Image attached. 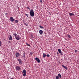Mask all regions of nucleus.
Returning <instances> with one entry per match:
<instances>
[{"label": "nucleus", "mask_w": 79, "mask_h": 79, "mask_svg": "<svg viewBox=\"0 0 79 79\" xmlns=\"http://www.w3.org/2000/svg\"><path fill=\"white\" fill-rule=\"evenodd\" d=\"M27 9H28V10H30V8H29V7H27Z\"/></svg>", "instance_id": "obj_29"}, {"label": "nucleus", "mask_w": 79, "mask_h": 79, "mask_svg": "<svg viewBox=\"0 0 79 79\" xmlns=\"http://www.w3.org/2000/svg\"><path fill=\"white\" fill-rule=\"evenodd\" d=\"M69 15L70 16H74V14L73 13H69Z\"/></svg>", "instance_id": "obj_9"}, {"label": "nucleus", "mask_w": 79, "mask_h": 79, "mask_svg": "<svg viewBox=\"0 0 79 79\" xmlns=\"http://www.w3.org/2000/svg\"><path fill=\"white\" fill-rule=\"evenodd\" d=\"M46 56H47V57H49V56H50V55H49V54H47V55H46Z\"/></svg>", "instance_id": "obj_23"}, {"label": "nucleus", "mask_w": 79, "mask_h": 79, "mask_svg": "<svg viewBox=\"0 0 79 79\" xmlns=\"http://www.w3.org/2000/svg\"><path fill=\"white\" fill-rule=\"evenodd\" d=\"M10 37L9 38V40H12V36H11V35H10Z\"/></svg>", "instance_id": "obj_8"}, {"label": "nucleus", "mask_w": 79, "mask_h": 79, "mask_svg": "<svg viewBox=\"0 0 79 79\" xmlns=\"http://www.w3.org/2000/svg\"><path fill=\"white\" fill-rule=\"evenodd\" d=\"M25 56H26V55L25 54H24L23 56V57H25Z\"/></svg>", "instance_id": "obj_24"}, {"label": "nucleus", "mask_w": 79, "mask_h": 79, "mask_svg": "<svg viewBox=\"0 0 79 79\" xmlns=\"http://www.w3.org/2000/svg\"><path fill=\"white\" fill-rule=\"evenodd\" d=\"M25 15H26V16H27V18H28V17H29V15H28L26 14Z\"/></svg>", "instance_id": "obj_25"}, {"label": "nucleus", "mask_w": 79, "mask_h": 79, "mask_svg": "<svg viewBox=\"0 0 79 79\" xmlns=\"http://www.w3.org/2000/svg\"><path fill=\"white\" fill-rule=\"evenodd\" d=\"M9 43H11V42L10 41H9Z\"/></svg>", "instance_id": "obj_34"}, {"label": "nucleus", "mask_w": 79, "mask_h": 79, "mask_svg": "<svg viewBox=\"0 0 79 79\" xmlns=\"http://www.w3.org/2000/svg\"><path fill=\"white\" fill-rule=\"evenodd\" d=\"M30 15L31 17H33L34 16V10L31 9L30 10Z\"/></svg>", "instance_id": "obj_1"}, {"label": "nucleus", "mask_w": 79, "mask_h": 79, "mask_svg": "<svg viewBox=\"0 0 79 79\" xmlns=\"http://www.w3.org/2000/svg\"><path fill=\"white\" fill-rule=\"evenodd\" d=\"M30 54L31 55H32L33 54V52H30Z\"/></svg>", "instance_id": "obj_22"}, {"label": "nucleus", "mask_w": 79, "mask_h": 79, "mask_svg": "<svg viewBox=\"0 0 79 79\" xmlns=\"http://www.w3.org/2000/svg\"><path fill=\"white\" fill-rule=\"evenodd\" d=\"M1 44H2V43L1 42V41L0 40V46H1Z\"/></svg>", "instance_id": "obj_27"}, {"label": "nucleus", "mask_w": 79, "mask_h": 79, "mask_svg": "<svg viewBox=\"0 0 79 79\" xmlns=\"http://www.w3.org/2000/svg\"><path fill=\"white\" fill-rule=\"evenodd\" d=\"M15 69L17 71H20L21 70V67L19 66H17L15 67Z\"/></svg>", "instance_id": "obj_4"}, {"label": "nucleus", "mask_w": 79, "mask_h": 79, "mask_svg": "<svg viewBox=\"0 0 79 79\" xmlns=\"http://www.w3.org/2000/svg\"><path fill=\"white\" fill-rule=\"evenodd\" d=\"M26 44L28 46V47H30V44H29L28 43L26 42Z\"/></svg>", "instance_id": "obj_16"}, {"label": "nucleus", "mask_w": 79, "mask_h": 79, "mask_svg": "<svg viewBox=\"0 0 79 79\" xmlns=\"http://www.w3.org/2000/svg\"><path fill=\"white\" fill-rule=\"evenodd\" d=\"M57 54H58V52H57Z\"/></svg>", "instance_id": "obj_33"}, {"label": "nucleus", "mask_w": 79, "mask_h": 79, "mask_svg": "<svg viewBox=\"0 0 79 79\" xmlns=\"http://www.w3.org/2000/svg\"><path fill=\"white\" fill-rule=\"evenodd\" d=\"M7 14H8L7 13H6L5 14V15L6 16V15H7Z\"/></svg>", "instance_id": "obj_30"}, {"label": "nucleus", "mask_w": 79, "mask_h": 79, "mask_svg": "<svg viewBox=\"0 0 79 79\" xmlns=\"http://www.w3.org/2000/svg\"><path fill=\"white\" fill-rule=\"evenodd\" d=\"M9 20L10 21H11V22H14V21H15V20L13 18V17H10Z\"/></svg>", "instance_id": "obj_2"}, {"label": "nucleus", "mask_w": 79, "mask_h": 79, "mask_svg": "<svg viewBox=\"0 0 79 79\" xmlns=\"http://www.w3.org/2000/svg\"><path fill=\"white\" fill-rule=\"evenodd\" d=\"M15 39H16L17 40H19L20 39V38H19V36H17V37L16 36V37H15Z\"/></svg>", "instance_id": "obj_12"}, {"label": "nucleus", "mask_w": 79, "mask_h": 79, "mask_svg": "<svg viewBox=\"0 0 79 79\" xmlns=\"http://www.w3.org/2000/svg\"><path fill=\"white\" fill-rule=\"evenodd\" d=\"M15 55L16 58H18V57H19V56H20V54L18 52H17L15 54Z\"/></svg>", "instance_id": "obj_6"}, {"label": "nucleus", "mask_w": 79, "mask_h": 79, "mask_svg": "<svg viewBox=\"0 0 79 79\" xmlns=\"http://www.w3.org/2000/svg\"><path fill=\"white\" fill-rule=\"evenodd\" d=\"M62 67H63L64 68H65V69H68V67L65 66L63 65H62Z\"/></svg>", "instance_id": "obj_11"}, {"label": "nucleus", "mask_w": 79, "mask_h": 79, "mask_svg": "<svg viewBox=\"0 0 79 79\" xmlns=\"http://www.w3.org/2000/svg\"><path fill=\"white\" fill-rule=\"evenodd\" d=\"M39 26H40V28H41V29H44V27L41 26V25H40Z\"/></svg>", "instance_id": "obj_18"}, {"label": "nucleus", "mask_w": 79, "mask_h": 79, "mask_svg": "<svg viewBox=\"0 0 79 79\" xmlns=\"http://www.w3.org/2000/svg\"><path fill=\"white\" fill-rule=\"evenodd\" d=\"M39 32L40 34H43V31L42 30H40L39 31Z\"/></svg>", "instance_id": "obj_10"}, {"label": "nucleus", "mask_w": 79, "mask_h": 79, "mask_svg": "<svg viewBox=\"0 0 79 79\" xmlns=\"http://www.w3.org/2000/svg\"><path fill=\"white\" fill-rule=\"evenodd\" d=\"M43 57L44 58H45V57L46 56V54H45L44 53H43Z\"/></svg>", "instance_id": "obj_17"}, {"label": "nucleus", "mask_w": 79, "mask_h": 79, "mask_svg": "<svg viewBox=\"0 0 79 79\" xmlns=\"http://www.w3.org/2000/svg\"><path fill=\"white\" fill-rule=\"evenodd\" d=\"M58 77H60V78H61V74H58Z\"/></svg>", "instance_id": "obj_15"}, {"label": "nucleus", "mask_w": 79, "mask_h": 79, "mask_svg": "<svg viewBox=\"0 0 79 79\" xmlns=\"http://www.w3.org/2000/svg\"><path fill=\"white\" fill-rule=\"evenodd\" d=\"M22 73H23V76H26V70L24 69L23 72Z\"/></svg>", "instance_id": "obj_3"}, {"label": "nucleus", "mask_w": 79, "mask_h": 79, "mask_svg": "<svg viewBox=\"0 0 79 79\" xmlns=\"http://www.w3.org/2000/svg\"><path fill=\"white\" fill-rule=\"evenodd\" d=\"M40 2L41 3H42V0H40Z\"/></svg>", "instance_id": "obj_28"}, {"label": "nucleus", "mask_w": 79, "mask_h": 79, "mask_svg": "<svg viewBox=\"0 0 79 79\" xmlns=\"http://www.w3.org/2000/svg\"><path fill=\"white\" fill-rule=\"evenodd\" d=\"M15 23H18V20H15Z\"/></svg>", "instance_id": "obj_20"}, {"label": "nucleus", "mask_w": 79, "mask_h": 79, "mask_svg": "<svg viewBox=\"0 0 79 79\" xmlns=\"http://www.w3.org/2000/svg\"><path fill=\"white\" fill-rule=\"evenodd\" d=\"M60 77H58V76H56V79H59Z\"/></svg>", "instance_id": "obj_19"}, {"label": "nucleus", "mask_w": 79, "mask_h": 79, "mask_svg": "<svg viewBox=\"0 0 79 79\" xmlns=\"http://www.w3.org/2000/svg\"><path fill=\"white\" fill-rule=\"evenodd\" d=\"M77 50H75V53H77Z\"/></svg>", "instance_id": "obj_26"}, {"label": "nucleus", "mask_w": 79, "mask_h": 79, "mask_svg": "<svg viewBox=\"0 0 79 79\" xmlns=\"http://www.w3.org/2000/svg\"><path fill=\"white\" fill-rule=\"evenodd\" d=\"M58 52H59V53H61V51L60 49H58Z\"/></svg>", "instance_id": "obj_14"}, {"label": "nucleus", "mask_w": 79, "mask_h": 79, "mask_svg": "<svg viewBox=\"0 0 79 79\" xmlns=\"http://www.w3.org/2000/svg\"><path fill=\"white\" fill-rule=\"evenodd\" d=\"M67 36L69 38H71V36L70 35H68Z\"/></svg>", "instance_id": "obj_21"}, {"label": "nucleus", "mask_w": 79, "mask_h": 79, "mask_svg": "<svg viewBox=\"0 0 79 79\" xmlns=\"http://www.w3.org/2000/svg\"><path fill=\"white\" fill-rule=\"evenodd\" d=\"M13 35L15 36V37H16L17 36V34H16V33H14Z\"/></svg>", "instance_id": "obj_13"}, {"label": "nucleus", "mask_w": 79, "mask_h": 79, "mask_svg": "<svg viewBox=\"0 0 79 79\" xmlns=\"http://www.w3.org/2000/svg\"><path fill=\"white\" fill-rule=\"evenodd\" d=\"M35 60H36V61H37V62H38V63H40V59H39L37 57H36L35 58Z\"/></svg>", "instance_id": "obj_7"}, {"label": "nucleus", "mask_w": 79, "mask_h": 79, "mask_svg": "<svg viewBox=\"0 0 79 79\" xmlns=\"http://www.w3.org/2000/svg\"><path fill=\"white\" fill-rule=\"evenodd\" d=\"M18 61H19V64H23V61H22V60L21 59H18Z\"/></svg>", "instance_id": "obj_5"}, {"label": "nucleus", "mask_w": 79, "mask_h": 79, "mask_svg": "<svg viewBox=\"0 0 79 79\" xmlns=\"http://www.w3.org/2000/svg\"><path fill=\"white\" fill-rule=\"evenodd\" d=\"M61 55H63V53H61Z\"/></svg>", "instance_id": "obj_32"}, {"label": "nucleus", "mask_w": 79, "mask_h": 79, "mask_svg": "<svg viewBox=\"0 0 79 79\" xmlns=\"http://www.w3.org/2000/svg\"><path fill=\"white\" fill-rule=\"evenodd\" d=\"M25 25H26V26H27V24H26V23H25Z\"/></svg>", "instance_id": "obj_31"}]
</instances>
